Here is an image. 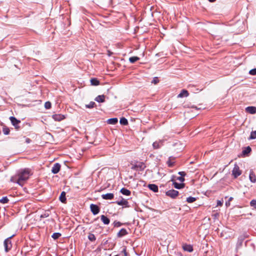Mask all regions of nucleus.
<instances>
[{
    "instance_id": "34",
    "label": "nucleus",
    "mask_w": 256,
    "mask_h": 256,
    "mask_svg": "<svg viewBox=\"0 0 256 256\" xmlns=\"http://www.w3.org/2000/svg\"><path fill=\"white\" fill-rule=\"evenodd\" d=\"M8 202V198L6 196L2 197L0 200V202H1L2 204H6Z\"/></svg>"
},
{
    "instance_id": "27",
    "label": "nucleus",
    "mask_w": 256,
    "mask_h": 256,
    "mask_svg": "<svg viewBox=\"0 0 256 256\" xmlns=\"http://www.w3.org/2000/svg\"><path fill=\"white\" fill-rule=\"evenodd\" d=\"M140 58L138 56H132L129 58V61L132 64H134Z\"/></svg>"
},
{
    "instance_id": "37",
    "label": "nucleus",
    "mask_w": 256,
    "mask_h": 256,
    "mask_svg": "<svg viewBox=\"0 0 256 256\" xmlns=\"http://www.w3.org/2000/svg\"><path fill=\"white\" fill-rule=\"evenodd\" d=\"M251 148L250 146H248L246 148L242 151V153L244 154H247L251 151Z\"/></svg>"
},
{
    "instance_id": "5",
    "label": "nucleus",
    "mask_w": 256,
    "mask_h": 256,
    "mask_svg": "<svg viewBox=\"0 0 256 256\" xmlns=\"http://www.w3.org/2000/svg\"><path fill=\"white\" fill-rule=\"evenodd\" d=\"M166 195L171 198H174L178 194V192L174 190H171L166 192Z\"/></svg>"
},
{
    "instance_id": "39",
    "label": "nucleus",
    "mask_w": 256,
    "mask_h": 256,
    "mask_svg": "<svg viewBox=\"0 0 256 256\" xmlns=\"http://www.w3.org/2000/svg\"><path fill=\"white\" fill-rule=\"evenodd\" d=\"M249 74L250 75L255 76L256 75V68H254L250 70Z\"/></svg>"
},
{
    "instance_id": "40",
    "label": "nucleus",
    "mask_w": 256,
    "mask_h": 256,
    "mask_svg": "<svg viewBox=\"0 0 256 256\" xmlns=\"http://www.w3.org/2000/svg\"><path fill=\"white\" fill-rule=\"evenodd\" d=\"M174 162H172L170 160L167 162V164L168 167L172 168L174 166Z\"/></svg>"
},
{
    "instance_id": "50",
    "label": "nucleus",
    "mask_w": 256,
    "mask_h": 256,
    "mask_svg": "<svg viewBox=\"0 0 256 256\" xmlns=\"http://www.w3.org/2000/svg\"><path fill=\"white\" fill-rule=\"evenodd\" d=\"M209 2H214L216 0H208Z\"/></svg>"
},
{
    "instance_id": "43",
    "label": "nucleus",
    "mask_w": 256,
    "mask_h": 256,
    "mask_svg": "<svg viewBox=\"0 0 256 256\" xmlns=\"http://www.w3.org/2000/svg\"><path fill=\"white\" fill-rule=\"evenodd\" d=\"M158 80L157 79V78H155L153 80H152V83H154V84H156L158 82Z\"/></svg>"
},
{
    "instance_id": "42",
    "label": "nucleus",
    "mask_w": 256,
    "mask_h": 256,
    "mask_svg": "<svg viewBox=\"0 0 256 256\" xmlns=\"http://www.w3.org/2000/svg\"><path fill=\"white\" fill-rule=\"evenodd\" d=\"M178 180L180 182H184V178L182 176L178 178Z\"/></svg>"
},
{
    "instance_id": "3",
    "label": "nucleus",
    "mask_w": 256,
    "mask_h": 256,
    "mask_svg": "<svg viewBox=\"0 0 256 256\" xmlns=\"http://www.w3.org/2000/svg\"><path fill=\"white\" fill-rule=\"evenodd\" d=\"M241 174L242 171L240 170L238 166L236 164L232 170V174L234 176V178H236Z\"/></svg>"
},
{
    "instance_id": "24",
    "label": "nucleus",
    "mask_w": 256,
    "mask_h": 256,
    "mask_svg": "<svg viewBox=\"0 0 256 256\" xmlns=\"http://www.w3.org/2000/svg\"><path fill=\"white\" fill-rule=\"evenodd\" d=\"M118 122L117 118H111L107 120V122L110 124H116Z\"/></svg>"
},
{
    "instance_id": "47",
    "label": "nucleus",
    "mask_w": 256,
    "mask_h": 256,
    "mask_svg": "<svg viewBox=\"0 0 256 256\" xmlns=\"http://www.w3.org/2000/svg\"><path fill=\"white\" fill-rule=\"evenodd\" d=\"M48 135H49V143L52 142L50 140V137L52 138L53 136L50 133L48 134Z\"/></svg>"
},
{
    "instance_id": "9",
    "label": "nucleus",
    "mask_w": 256,
    "mask_h": 256,
    "mask_svg": "<svg viewBox=\"0 0 256 256\" xmlns=\"http://www.w3.org/2000/svg\"><path fill=\"white\" fill-rule=\"evenodd\" d=\"M10 119L12 125L16 128L18 129L19 128L18 125L20 122V121L18 120L14 116H10Z\"/></svg>"
},
{
    "instance_id": "38",
    "label": "nucleus",
    "mask_w": 256,
    "mask_h": 256,
    "mask_svg": "<svg viewBox=\"0 0 256 256\" xmlns=\"http://www.w3.org/2000/svg\"><path fill=\"white\" fill-rule=\"evenodd\" d=\"M250 204L252 206H253L256 209V200H252L250 202Z\"/></svg>"
},
{
    "instance_id": "20",
    "label": "nucleus",
    "mask_w": 256,
    "mask_h": 256,
    "mask_svg": "<svg viewBox=\"0 0 256 256\" xmlns=\"http://www.w3.org/2000/svg\"><path fill=\"white\" fill-rule=\"evenodd\" d=\"M188 96V90H182L178 96V98H182L184 96L187 97Z\"/></svg>"
},
{
    "instance_id": "48",
    "label": "nucleus",
    "mask_w": 256,
    "mask_h": 256,
    "mask_svg": "<svg viewBox=\"0 0 256 256\" xmlns=\"http://www.w3.org/2000/svg\"><path fill=\"white\" fill-rule=\"evenodd\" d=\"M44 106L46 109L48 108V102H45Z\"/></svg>"
},
{
    "instance_id": "25",
    "label": "nucleus",
    "mask_w": 256,
    "mask_h": 256,
    "mask_svg": "<svg viewBox=\"0 0 256 256\" xmlns=\"http://www.w3.org/2000/svg\"><path fill=\"white\" fill-rule=\"evenodd\" d=\"M116 204L119 206H127L128 204V202L127 200L122 198L121 200L116 202Z\"/></svg>"
},
{
    "instance_id": "23",
    "label": "nucleus",
    "mask_w": 256,
    "mask_h": 256,
    "mask_svg": "<svg viewBox=\"0 0 256 256\" xmlns=\"http://www.w3.org/2000/svg\"><path fill=\"white\" fill-rule=\"evenodd\" d=\"M174 186L177 189H180L183 188L184 186V184L183 183H178L176 182H173Z\"/></svg>"
},
{
    "instance_id": "6",
    "label": "nucleus",
    "mask_w": 256,
    "mask_h": 256,
    "mask_svg": "<svg viewBox=\"0 0 256 256\" xmlns=\"http://www.w3.org/2000/svg\"><path fill=\"white\" fill-rule=\"evenodd\" d=\"M247 236L244 235H241L238 238V242L236 243V248L238 249L240 248L243 243L244 240Z\"/></svg>"
},
{
    "instance_id": "44",
    "label": "nucleus",
    "mask_w": 256,
    "mask_h": 256,
    "mask_svg": "<svg viewBox=\"0 0 256 256\" xmlns=\"http://www.w3.org/2000/svg\"><path fill=\"white\" fill-rule=\"evenodd\" d=\"M223 202L220 200H218L217 201V206H221L222 205Z\"/></svg>"
},
{
    "instance_id": "51",
    "label": "nucleus",
    "mask_w": 256,
    "mask_h": 256,
    "mask_svg": "<svg viewBox=\"0 0 256 256\" xmlns=\"http://www.w3.org/2000/svg\"><path fill=\"white\" fill-rule=\"evenodd\" d=\"M51 108V103L49 102V109Z\"/></svg>"
},
{
    "instance_id": "7",
    "label": "nucleus",
    "mask_w": 256,
    "mask_h": 256,
    "mask_svg": "<svg viewBox=\"0 0 256 256\" xmlns=\"http://www.w3.org/2000/svg\"><path fill=\"white\" fill-rule=\"evenodd\" d=\"M91 212L94 215L98 214L100 212V208L96 204H91L90 206Z\"/></svg>"
},
{
    "instance_id": "15",
    "label": "nucleus",
    "mask_w": 256,
    "mask_h": 256,
    "mask_svg": "<svg viewBox=\"0 0 256 256\" xmlns=\"http://www.w3.org/2000/svg\"><path fill=\"white\" fill-rule=\"evenodd\" d=\"M246 112L250 114H254L256 113V107L255 106H248L246 108Z\"/></svg>"
},
{
    "instance_id": "8",
    "label": "nucleus",
    "mask_w": 256,
    "mask_h": 256,
    "mask_svg": "<svg viewBox=\"0 0 256 256\" xmlns=\"http://www.w3.org/2000/svg\"><path fill=\"white\" fill-rule=\"evenodd\" d=\"M61 168V166L59 163H56L54 164L52 168V172L54 174H56L59 172Z\"/></svg>"
},
{
    "instance_id": "22",
    "label": "nucleus",
    "mask_w": 256,
    "mask_h": 256,
    "mask_svg": "<svg viewBox=\"0 0 256 256\" xmlns=\"http://www.w3.org/2000/svg\"><path fill=\"white\" fill-rule=\"evenodd\" d=\"M120 192L124 195L128 196L130 194V191L126 188H122Z\"/></svg>"
},
{
    "instance_id": "30",
    "label": "nucleus",
    "mask_w": 256,
    "mask_h": 256,
    "mask_svg": "<svg viewBox=\"0 0 256 256\" xmlns=\"http://www.w3.org/2000/svg\"><path fill=\"white\" fill-rule=\"evenodd\" d=\"M88 238L91 242L95 241L96 240L95 236L93 234H89L88 235Z\"/></svg>"
},
{
    "instance_id": "18",
    "label": "nucleus",
    "mask_w": 256,
    "mask_h": 256,
    "mask_svg": "<svg viewBox=\"0 0 256 256\" xmlns=\"http://www.w3.org/2000/svg\"><path fill=\"white\" fill-rule=\"evenodd\" d=\"M66 193L64 192H62L60 196L59 200L62 203H66Z\"/></svg>"
},
{
    "instance_id": "41",
    "label": "nucleus",
    "mask_w": 256,
    "mask_h": 256,
    "mask_svg": "<svg viewBox=\"0 0 256 256\" xmlns=\"http://www.w3.org/2000/svg\"><path fill=\"white\" fill-rule=\"evenodd\" d=\"M178 174L181 176L184 177L186 175V174L184 172H178Z\"/></svg>"
},
{
    "instance_id": "31",
    "label": "nucleus",
    "mask_w": 256,
    "mask_h": 256,
    "mask_svg": "<svg viewBox=\"0 0 256 256\" xmlns=\"http://www.w3.org/2000/svg\"><path fill=\"white\" fill-rule=\"evenodd\" d=\"M196 200V198L190 196V197L187 198L186 202L188 203H192V202H195Z\"/></svg>"
},
{
    "instance_id": "4",
    "label": "nucleus",
    "mask_w": 256,
    "mask_h": 256,
    "mask_svg": "<svg viewBox=\"0 0 256 256\" xmlns=\"http://www.w3.org/2000/svg\"><path fill=\"white\" fill-rule=\"evenodd\" d=\"M11 237L7 238L4 242L5 251L8 252L12 248V244L10 241Z\"/></svg>"
},
{
    "instance_id": "29",
    "label": "nucleus",
    "mask_w": 256,
    "mask_h": 256,
    "mask_svg": "<svg viewBox=\"0 0 256 256\" xmlns=\"http://www.w3.org/2000/svg\"><path fill=\"white\" fill-rule=\"evenodd\" d=\"M62 236V234L60 232H55L52 234V237L54 240H56L58 239L60 236Z\"/></svg>"
},
{
    "instance_id": "14",
    "label": "nucleus",
    "mask_w": 256,
    "mask_h": 256,
    "mask_svg": "<svg viewBox=\"0 0 256 256\" xmlns=\"http://www.w3.org/2000/svg\"><path fill=\"white\" fill-rule=\"evenodd\" d=\"M106 96L104 94L97 96L94 100L98 102H105Z\"/></svg>"
},
{
    "instance_id": "19",
    "label": "nucleus",
    "mask_w": 256,
    "mask_h": 256,
    "mask_svg": "<svg viewBox=\"0 0 256 256\" xmlns=\"http://www.w3.org/2000/svg\"><path fill=\"white\" fill-rule=\"evenodd\" d=\"M162 144V141H158V142H155L153 143L152 146L154 148V149H158L160 148Z\"/></svg>"
},
{
    "instance_id": "45",
    "label": "nucleus",
    "mask_w": 256,
    "mask_h": 256,
    "mask_svg": "<svg viewBox=\"0 0 256 256\" xmlns=\"http://www.w3.org/2000/svg\"><path fill=\"white\" fill-rule=\"evenodd\" d=\"M122 252H124V256H127V252L126 251V248H124L123 250H122Z\"/></svg>"
},
{
    "instance_id": "13",
    "label": "nucleus",
    "mask_w": 256,
    "mask_h": 256,
    "mask_svg": "<svg viewBox=\"0 0 256 256\" xmlns=\"http://www.w3.org/2000/svg\"><path fill=\"white\" fill-rule=\"evenodd\" d=\"M128 232L127 230L125 228H122L119 232L117 234V236L118 238H122L126 234H128Z\"/></svg>"
},
{
    "instance_id": "33",
    "label": "nucleus",
    "mask_w": 256,
    "mask_h": 256,
    "mask_svg": "<svg viewBox=\"0 0 256 256\" xmlns=\"http://www.w3.org/2000/svg\"><path fill=\"white\" fill-rule=\"evenodd\" d=\"M255 138H256V130L252 131L251 132L250 135V136L249 138V139H250V140H254Z\"/></svg>"
},
{
    "instance_id": "35",
    "label": "nucleus",
    "mask_w": 256,
    "mask_h": 256,
    "mask_svg": "<svg viewBox=\"0 0 256 256\" xmlns=\"http://www.w3.org/2000/svg\"><path fill=\"white\" fill-rule=\"evenodd\" d=\"M2 132L4 134L7 135L10 133V130L6 127H4L2 128Z\"/></svg>"
},
{
    "instance_id": "36",
    "label": "nucleus",
    "mask_w": 256,
    "mask_h": 256,
    "mask_svg": "<svg viewBox=\"0 0 256 256\" xmlns=\"http://www.w3.org/2000/svg\"><path fill=\"white\" fill-rule=\"evenodd\" d=\"M113 224L114 227L118 228L122 226V224L120 222L116 220L114 222Z\"/></svg>"
},
{
    "instance_id": "49",
    "label": "nucleus",
    "mask_w": 256,
    "mask_h": 256,
    "mask_svg": "<svg viewBox=\"0 0 256 256\" xmlns=\"http://www.w3.org/2000/svg\"><path fill=\"white\" fill-rule=\"evenodd\" d=\"M232 200H233V198H232V197H230V198H228V200L229 202H230V201H232Z\"/></svg>"
},
{
    "instance_id": "1",
    "label": "nucleus",
    "mask_w": 256,
    "mask_h": 256,
    "mask_svg": "<svg viewBox=\"0 0 256 256\" xmlns=\"http://www.w3.org/2000/svg\"><path fill=\"white\" fill-rule=\"evenodd\" d=\"M31 174V171L28 168H26L20 172L17 176H12L10 180L14 182H16L20 186H22Z\"/></svg>"
},
{
    "instance_id": "21",
    "label": "nucleus",
    "mask_w": 256,
    "mask_h": 256,
    "mask_svg": "<svg viewBox=\"0 0 256 256\" xmlns=\"http://www.w3.org/2000/svg\"><path fill=\"white\" fill-rule=\"evenodd\" d=\"M100 219L104 224H110V220L109 218L104 215H102Z\"/></svg>"
},
{
    "instance_id": "28",
    "label": "nucleus",
    "mask_w": 256,
    "mask_h": 256,
    "mask_svg": "<svg viewBox=\"0 0 256 256\" xmlns=\"http://www.w3.org/2000/svg\"><path fill=\"white\" fill-rule=\"evenodd\" d=\"M120 122L121 124L126 126L128 124V121L125 118H122L120 119Z\"/></svg>"
},
{
    "instance_id": "2",
    "label": "nucleus",
    "mask_w": 256,
    "mask_h": 256,
    "mask_svg": "<svg viewBox=\"0 0 256 256\" xmlns=\"http://www.w3.org/2000/svg\"><path fill=\"white\" fill-rule=\"evenodd\" d=\"M146 166L143 162H136L134 164H132L131 168L135 170H144L146 168Z\"/></svg>"
},
{
    "instance_id": "32",
    "label": "nucleus",
    "mask_w": 256,
    "mask_h": 256,
    "mask_svg": "<svg viewBox=\"0 0 256 256\" xmlns=\"http://www.w3.org/2000/svg\"><path fill=\"white\" fill-rule=\"evenodd\" d=\"M96 104L94 102H90L89 104H86V107L88 108H92L94 107Z\"/></svg>"
},
{
    "instance_id": "10",
    "label": "nucleus",
    "mask_w": 256,
    "mask_h": 256,
    "mask_svg": "<svg viewBox=\"0 0 256 256\" xmlns=\"http://www.w3.org/2000/svg\"><path fill=\"white\" fill-rule=\"evenodd\" d=\"M52 118L56 121L60 122L65 118V116L64 115L60 114H54L52 116Z\"/></svg>"
},
{
    "instance_id": "17",
    "label": "nucleus",
    "mask_w": 256,
    "mask_h": 256,
    "mask_svg": "<svg viewBox=\"0 0 256 256\" xmlns=\"http://www.w3.org/2000/svg\"><path fill=\"white\" fill-rule=\"evenodd\" d=\"M182 248H183L184 250L185 251H187L188 252H192L193 251V248H192V246H191L190 244H184L182 246Z\"/></svg>"
},
{
    "instance_id": "26",
    "label": "nucleus",
    "mask_w": 256,
    "mask_h": 256,
    "mask_svg": "<svg viewBox=\"0 0 256 256\" xmlns=\"http://www.w3.org/2000/svg\"><path fill=\"white\" fill-rule=\"evenodd\" d=\"M91 84L92 86H96L99 85L100 82L96 78H92L90 80Z\"/></svg>"
},
{
    "instance_id": "12",
    "label": "nucleus",
    "mask_w": 256,
    "mask_h": 256,
    "mask_svg": "<svg viewBox=\"0 0 256 256\" xmlns=\"http://www.w3.org/2000/svg\"><path fill=\"white\" fill-rule=\"evenodd\" d=\"M102 198L104 200H111L114 198V194L112 193H108L102 195Z\"/></svg>"
},
{
    "instance_id": "53",
    "label": "nucleus",
    "mask_w": 256,
    "mask_h": 256,
    "mask_svg": "<svg viewBox=\"0 0 256 256\" xmlns=\"http://www.w3.org/2000/svg\"><path fill=\"white\" fill-rule=\"evenodd\" d=\"M28 140H30V139H28V140H27L26 142H28Z\"/></svg>"
},
{
    "instance_id": "11",
    "label": "nucleus",
    "mask_w": 256,
    "mask_h": 256,
    "mask_svg": "<svg viewBox=\"0 0 256 256\" xmlns=\"http://www.w3.org/2000/svg\"><path fill=\"white\" fill-rule=\"evenodd\" d=\"M249 179L252 182L254 183L256 182V174L252 170L250 172Z\"/></svg>"
},
{
    "instance_id": "46",
    "label": "nucleus",
    "mask_w": 256,
    "mask_h": 256,
    "mask_svg": "<svg viewBox=\"0 0 256 256\" xmlns=\"http://www.w3.org/2000/svg\"><path fill=\"white\" fill-rule=\"evenodd\" d=\"M226 207L229 206H230V202H229L228 200V202H226Z\"/></svg>"
},
{
    "instance_id": "16",
    "label": "nucleus",
    "mask_w": 256,
    "mask_h": 256,
    "mask_svg": "<svg viewBox=\"0 0 256 256\" xmlns=\"http://www.w3.org/2000/svg\"><path fill=\"white\" fill-rule=\"evenodd\" d=\"M150 190L154 192H158V186L155 184H149L148 186Z\"/></svg>"
},
{
    "instance_id": "52",
    "label": "nucleus",
    "mask_w": 256,
    "mask_h": 256,
    "mask_svg": "<svg viewBox=\"0 0 256 256\" xmlns=\"http://www.w3.org/2000/svg\"><path fill=\"white\" fill-rule=\"evenodd\" d=\"M28 140H30V139H28V140H27L26 142H28Z\"/></svg>"
}]
</instances>
